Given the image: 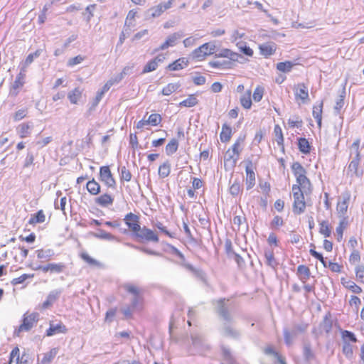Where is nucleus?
Returning a JSON list of instances; mask_svg holds the SVG:
<instances>
[{"mask_svg":"<svg viewBox=\"0 0 364 364\" xmlns=\"http://www.w3.org/2000/svg\"><path fill=\"white\" fill-rule=\"evenodd\" d=\"M50 250H45L43 249H39L36 250V256L39 259H45L46 261L49 260L51 257Z\"/></svg>","mask_w":364,"mask_h":364,"instance_id":"nucleus-52","label":"nucleus"},{"mask_svg":"<svg viewBox=\"0 0 364 364\" xmlns=\"http://www.w3.org/2000/svg\"><path fill=\"white\" fill-rule=\"evenodd\" d=\"M252 161H249L245 166V184L247 191L251 190L256 183V175Z\"/></svg>","mask_w":364,"mask_h":364,"instance_id":"nucleus-11","label":"nucleus"},{"mask_svg":"<svg viewBox=\"0 0 364 364\" xmlns=\"http://www.w3.org/2000/svg\"><path fill=\"white\" fill-rule=\"evenodd\" d=\"M311 247H312L313 248L310 249V250H309L310 254L314 257L318 259L321 262V264L323 265V267H327L326 262L325 261L323 255L321 253H319L315 250L314 245L311 244Z\"/></svg>","mask_w":364,"mask_h":364,"instance_id":"nucleus-53","label":"nucleus"},{"mask_svg":"<svg viewBox=\"0 0 364 364\" xmlns=\"http://www.w3.org/2000/svg\"><path fill=\"white\" fill-rule=\"evenodd\" d=\"M179 36L177 33H173L169 36L166 40L160 46L159 50H164L169 47L174 46L176 44V41L178 39Z\"/></svg>","mask_w":364,"mask_h":364,"instance_id":"nucleus-36","label":"nucleus"},{"mask_svg":"<svg viewBox=\"0 0 364 364\" xmlns=\"http://www.w3.org/2000/svg\"><path fill=\"white\" fill-rule=\"evenodd\" d=\"M291 170L296 179V183L292 185L293 196L292 211L296 215H301L305 212L306 202L304 195L312 193L313 186L307 176V171L299 161H294L291 165Z\"/></svg>","mask_w":364,"mask_h":364,"instance_id":"nucleus-1","label":"nucleus"},{"mask_svg":"<svg viewBox=\"0 0 364 364\" xmlns=\"http://www.w3.org/2000/svg\"><path fill=\"white\" fill-rule=\"evenodd\" d=\"M165 59L166 55L164 54H159L145 64L142 70V73H148L156 70L159 64L162 63Z\"/></svg>","mask_w":364,"mask_h":364,"instance_id":"nucleus-13","label":"nucleus"},{"mask_svg":"<svg viewBox=\"0 0 364 364\" xmlns=\"http://www.w3.org/2000/svg\"><path fill=\"white\" fill-rule=\"evenodd\" d=\"M265 89L264 86L258 85L255 87L252 93V100L255 102H259L264 95Z\"/></svg>","mask_w":364,"mask_h":364,"instance_id":"nucleus-40","label":"nucleus"},{"mask_svg":"<svg viewBox=\"0 0 364 364\" xmlns=\"http://www.w3.org/2000/svg\"><path fill=\"white\" fill-rule=\"evenodd\" d=\"M251 90H248L247 92L240 97V102L241 106L245 109H250L252 106V100L251 98Z\"/></svg>","mask_w":364,"mask_h":364,"instance_id":"nucleus-33","label":"nucleus"},{"mask_svg":"<svg viewBox=\"0 0 364 364\" xmlns=\"http://www.w3.org/2000/svg\"><path fill=\"white\" fill-rule=\"evenodd\" d=\"M65 265L63 263H48L44 266H38L35 268L36 270H41L44 273L59 274L64 271Z\"/></svg>","mask_w":364,"mask_h":364,"instance_id":"nucleus-14","label":"nucleus"},{"mask_svg":"<svg viewBox=\"0 0 364 364\" xmlns=\"http://www.w3.org/2000/svg\"><path fill=\"white\" fill-rule=\"evenodd\" d=\"M162 122V117L161 114L157 113H153L151 114L148 119L146 120V122H148L149 125H151L152 127H156L159 125Z\"/></svg>","mask_w":364,"mask_h":364,"instance_id":"nucleus-45","label":"nucleus"},{"mask_svg":"<svg viewBox=\"0 0 364 364\" xmlns=\"http://www.w3.org/2000/svg\"><path fill=\"white\" fill-rule=\"evenodd\" d=\"M122 287L128 294L133 295L134 299L132 303V306L133 308L142 301V291L138 285L132 283H127L124 284Z\"/></svg>","mask_w":364,"mask_h":364,"instance_id":"nucleus-9","label":"nucleus"},{"mask_svg":"<svg viewBox=\"0 0 364 364\" xmlns=\"http://www.w3.org/2000/svg\"><path fill=\"white\" fill-rule=\"evenodd\" d=\"M119 176L121 181L129 182L131 181L132 175L130 171L126 166H122L121 168Z\"/></svg>","mask_w":364,"mask_h":364,"instance_id":"nucleus-51","label":"nucleus"},{"mask_svg":"<svg viewBox=\"0 0 364 364\" xmlns=\"http://www.w3.org/2000/svg\"><path fill=\"white\" fill-rule=\"evenodd\" d=\"M341 283L345 289L353 294H360L363 292V289L360 286L346 277H341Z\"/></svg>","mask_w":364,"mask_h":364,"instance_id":"nucleus-19","label":"nucleus"},{"mask_svg":"<svg viewBox=\"0 0 364 364\" xmlns=\"http://www.w3.org/2000/svg\"><path fill=\"white\" fill-rule=\"evenodd\" d=\"M237 47L240 51L247 56L252 57L254 54L253 50L247 46L245 43H238Z\"/></svg>","mask_w":364,"mask_h":364,"instance_id":"nucleus-56","label":"nucleus"},{"mask_svg":"<svg viewBox=\"0 0 364 364\" xmlns=\"http://www.w3.org/2000/svg\"><path fill=\"white\" fill-rule=\"evenodd\" d=\"M41 53V50H36L34 53H30L26 58L24 61V67L28 66L30 64H31L34 59L39 57Z\"/></svg>","mask_w":364,"mask_h":364,"instance_id":"nucleus-54","label":"nucleus"},{"mask_svg":"<svg viewBox=\"0 0 364 364\" xmlns=\"http://www.w3.org/2000/svg\"><path fill=\"white\" fill-rule=\"evenodd\" d=\"M46 221V214L43 210H39L34 214H32L28 220V224L33 226L38 223H43Z\"/></svg>","mask_w":364,"mask_h":364,"instance_id":"nucleus-29","label":"nucleus"},{"mask_svg":"<svg viewBox=\"0 0 364 364\" xmlns=\"http://www.w3.org/2000/svg\"><path fill=\"white\" fill-rule=\"evenodd\" d=\"M245 136H240L235 141L234 144L229 148L224 156V167L225 171H232L240 158V153L243 149Z\"/></svg>","mask_w":364,"mask_h":364,"instance_id":"nucleus-4","label":"nucleus"},{"mask_svg":"<svg viewBox=\"0 0 364 364\" xmlns=\"http://www.w3.org/2000/svg\"><path fill=\"white\" fill-rule=\"evenodd\" d=\"M179 87L177 83H168L161 90L162 95L165 96H169L172 93L175 92Z\"/></svg>","mask_w":364,"mask_h":364,"instance_id":"nucleus-47","label":"nucleus"},{"mask_svg":"<svg viewBox=\"0 0 364 364\" xmlns=\"http://www.w3.org/2000/svg\"><path fill=\"white\" fill-rule=\"evenodd\" d=\"M296 101L305 104L309 101L308 86L304 82L297 83L294 86Z\"/></svg>","mask_w":364,"mask_h":364,"instance_id":"nucleus-8","label":"nucleus"},{"mask_svg":"<svg viewBox=\"0 0 364 364\" xmlns=\"http://www.w3.org/2000/svg\"><path fill=\"white\" fill-rule=\"evenodd\" d=\"M95 237L100 239L112 240L114 238V235L103 230H100L99 233L95 235Z\"/></svg>","mask_w":364,"mask_h":364,"instance_id":"nucleus-62","label":"nucleus"},{"mask_svg":"<svg viewBox=\"0 0 364 364\" xmlns=\"http://www.w3.org/2000/svg\"><path fill=\"white\" fill-rule=\"evenodd\" d=\"M232 136V130L230 125L224 123L222 125L221 132L220 133V139L223 143H227L230 141Z\"/></svg>","mask_w":364,"mask_h":364,"instance_id":"nucleus-26","label":"nucleus"},{"mask_svg":"<svg viewBox=\"0 0 364 364\" xmlns=\"http://www.w3.org/2000/svg\"><path fill=\"white\" fill-rule=\"evenodd\" d=\"M356 279L361 283H364V266L358 265L355 269Z\"/></svg>","mask_w":364,"mask_h":364,"instance_id":"nucleus-57","label":"nucleus"},{"mask_svg":"<svg viewBox=\"0 0 364 364\" xmlns=\"http://www.w3.org/2000/svg\"><path fill=\"white\" fill-rule=\"evenodd\" d=\"M274 135L275 140H276L277 144L279 146H282V149H284V135H283L282 129L279 124H275L274 127Z\"/></svg>","mask_w":364,"mask_h":364,"instance_id":"nucleus-39","label":"nucleus"},{"mask_svg":"<svg viewBox=\"0 0 364 364\" xmlns=\"http://www.w3.org/2000/svg\"><path fill=\"white\" fill-rule=\"evenodd\" d=\"M198 102L197 94H191L187 97V98L179 103V106L183 107H193L196 106L198 104Z\"/></svg>","mask_w":364,"mask_h":364,"instance_id":"nucleus-32","label":"nucleus"},{"mask_svg":"<svg viewBox=\"0 0 364 364\" xmlns=\"http://www.w3.org/2000/svg\"><path fill=\"white\" fill-rule=\"evenodd\" d=\"M228 301L226 299H219L218 303V312L220 316H222L225 320L230 319V314L228 309V306L226 305L225 301Z\"/></svg>","mask_w":364,"mask_h":364,"instance_id":"nucleus-23","label":"nucleus"},{"mask_svg":"<svg viewBox=\"0 0 364 364\" xmlns=\"http://www.w3.org/2000/svg\"><path fill=\"white\" fill-rule=\"evenodd\" d=\"M28 356L26 353L21 355L20 349L18 346L14 347L9 355L8 364H28Z\"/></svg>","mask_w":364,"mask_h":364,"instance_id":"nucleus-12","label":"nucleus"},{"mask_svg":"<svg viewBox=\"0 0 364 364\" xmlns=\"http://www.w3.org/2000/svg\"><path fill=\"white\" fill-rule=\"evenodd\" d=\"M350 198L351 194L349 191H345L339 197L336 203V210L338 214L344 215L347 213Z\"/></svg>","mask_w":364,"mask_h":364,"instance_id":"nucleus-10","label":"nucleus"},{"mask_svg":"<svg viewBox=\"0 0 364 364\" xmlns=\"http://www.w3.org/2000/svg\"><path fill=\"white\" fill-rule=\"evenodd\" d=\"M58 350V348H53L48 352L43 353L38 364H50L57 355Z\"/></svg>","mask_w":364,"mask_h":364,"instance_id":"nucleus-24","label":"nucleus"},{"mask_svg":"<svg viewBox=\"0 0 364 364\" xmlns=\"http://www.w3.org/2000/svg\"><path fill=\"white\" fill-rule=\"evenodd\" d=\"M50 326L46 330V335L47 336H53L58 333H65L68 331V328L62 321H60L57 324H54L53 321H50Z\"/></svg>","mask_w":364,"mask_h":364,"instance_id":"nucleus-15","label":"nucleus"},{"mask_svg":"<svg viewBox=\"0 0 364 364\" xmlns=\"http://www.w3.org/2000/svg\"><path fill=\"white\" fill-rule=\"evenodd\" d=\"M348 303L350 306L355 308L356 312L358 311L359 307L361 304V300L358 296L355 295L350 296Z\"/></svg>","mask_w":364,"mask_h":364,"instance_id":"nucleus-55","label":"nucleus"},{"mask_svg":"<svg viewBox=\"0 0 364 364\" xmlns=\"http://www.w3.org/2000/svg\"><path fill=\"white\" fill-rule=\"evenodd\" d=\"M323 104L313 107L312 114L319 127H321Z\"/></svg>","mask_w":364,"mask_h":364,"instance_id":"nucleus-42","label":"nucleus"},{"mask_svg":"<svg viewBox=\"0 0 364 364\" xmlns=\"http://www.w3.org/2000/svg\"><path fill=\"white\" fill-rule=\"evenodd\" d=\"M332 227L328 220H322L319 223V233L324 237H329L331 235Z\"/></svg>","mask_w":364,"mask_h":364,"instance_id":"nucleus-34","label":"nucleus"},{"mask_svg":"<svg viewBox=\"0 0 364 364\" xmlns=\"http://www.w3.org/2000/svg\"><path fill=\"white\" fill-rule=\"evenodd\" d=\"M242 191V186L239 181H235L229 188V193L232 196H237Z\"/></svg>","mask_w":364,"mask_h":364,"instance_id":"nucleus-43","label":"nucleus"},{"mask_svg":"<svg viewBox=\"0 0 364 364\" xmlns=\"http://www.w3.org/2000/svg\"><path fill=\"white\" fill-rule=\"evenodd\" d=\"M264 255L266 259L267 265L270 267H274L275 265H277V262L274 258V254L273 250L269 249L265 250Z\"/></svg>","mask_w":364,"mask_h":364,"instance_id":"nucleus-44","label":"nucleus"},{"mask_svg":"<svg viewBox=\"0 0 364 364\" xmlns=\"http://www.w3.org/2000/svg\"><path fill=\"white\" fill-rule=\"evenodd\" d=\"M294 64L291 61H284L280 62L277 64V69L282 73H289L290 72Z\"/></svg>","mask_w":364,"mask_h":364,"instance_id":"nucleus-46","label":"nucleus"},{"mask_svg":"<svg viewBox=\"0 0 364 364\" xmlns=\"http://www.w3.org/2000/svg\"><path fill=\"white\" fill-rule=\"evenodd\" d=\"M210 67L218 69H231L232 68V63L230 61H210L208 63Z\"/></svg>","mask_w":364,"mask_h":364,"instance_id":"nucleus-41","label":"nucleus"},{"mask_svg":"<svg viewBox=\"0 0 364 364\" xmlns=\"http://www.w3.org/2000/svg\"><path fill=\"white\" fill-rule=\"evenodd\" d=\"M215 58H228L230 60L229 61H230L231 63L238 61L240 57V55L237 53L229 48H223L220 51V53H215Z\"/></svg>","mask_w":364,"mask_h":364,"instance_id":"nucleus-21","label":"nucleus"},{"mask_svg":"<svg viewBox=\"0 0 364 364\" xmlns=\"http://www.w3.org/2000/svg\"><path fill=\"white\" fill-rule=\"evenodd\" d=\"M171 171V165L169 161H166L159 165L158 168V175L161 178L168 177Z\"/></svg>","mask_w":364,"mask_h":364,"instance_id":"nucleus-30","label":"nucleus"},{"mask_svg":"<svg viewBox=\"0 0 364 364\" xmlns=\"http://www.w3.org/2000/svg\"><path fill=\"white\" fill-rule=\"evenodd\" d=\"M298 148L304 154H309L311 152V146L306 138L301 137L298 139Z\"/></svg>","mask_w":364,"mask_h":364,"instance_id":"nucleus-35","label":"nucleus"},{"mask_svg":"<svg viewBox=\"0 0 364 364\" xmlns=\"http://www.w3.org/2000/svg\"><path fill=\"white\" fill-rule=\"evenodd\" d=\"M216 46L213 42H207L196 48L192 52V57L198 61L205 60L208 56L215 54Z\"/></svg>","mask_w":364,"mask_h":364,"instance_id":"nucleus-5","label":"nucleus"},{"mask_svg":"<svg viewBox=\"0 0 364 364\" xmlns=\"http://www.w3.org/2000/svg\"><path fill=\"white\" fill-rule=\"evenodd\" d=\"M85 189L90 196H95L94 202L97 206L109 208L114 204V196L109 192L100 194L102 186L95 178H91L87 181Z\"/></svg>","mask_w":364,"mask_h":364,"instance_id":"nucleus-3","label":"nucleus"},{"mask_svg":"<svg viewBox=\"0 0 364 364\" xmlns=\"http://www.w3.org/2000/svg\"><path fill=\"white\" fill-rule=\"evenodd\" d=\"M189 65V60L187 58H179L168 64L166 69L169 71H178L184 69Z\"/></svg>","mask_w":364,"mask_h":364,"instance_id":"nucleus-17","label":"nucleus"},{"mask_svg":"<svg viewBox=\"0 0 364 364\" xmlns=\"http://www.w3.org/2000/svg\"><path fill=\"white\" fill-rule=\"evenodd\" d=\"M277 48V44L274 42H267L259 46L260 54L266 58L274 55Z\"/></svg>","mask_w":364,"mask_h":364,"instance_id":"nucleus-16","label":"nucleus"},{"mask_svg":"<svg viewBox=\"0 0 364 364\" xmlns=\"http://www.w3.org/2000/svg\"><path fill=\"white\" fill-rule=\"evenodd\" d=\"M361 156H355L350 161L348 166V174L350 176L360 177L362 175V172L358 170L359 164L360 162Z\"/></svg>","mask_w":364,"mask_h":364,"instance_id":"nucleus-18","label":"nucleus"},{"mask_svg":"<svg viewBox=\"0 0 364 364\" xmlns=\"http://www.w3.org/2000/svg\"><path fill=\"white\" fill-rule=\"evenodd\" d=\"M85 56L78 55L74 58L69 59V60L67 63V65L69 67H73L76 65L81 63L85 60Z\"/></svg>","mask_w":364,"mask_h":364,"instance_id":"nucleus-59","label":"nucleus"},{"mask_svg":"<svg viewBox=\"0 0 364 364\" xmlns=\"http://www.w3.org/2000/svg\"><path fill=\"white\" fill-rule=\"evenodd\" d=\"M83 89L76 87L68 93V99L73 105H77L82 99Z\"/></svg>","mask_w":364,"mask_h":364,"instance_id":"nucleus-22","label":"nucleus"},{"mask_svg":"<svg viewBox=\"0 0 364 364\" xmlns=\"http://www.w3.org/2000/svg\"><path fill=\"white\" fill-rule=\"evenodd\" d=\"M172 6V3L168 0L166 3L159 4V5L154 6L150 9L151 11L152 17H158L161 16L165 11L170 9Z\"/></svg>","mask_w":364,"mask_h":364,"instance_id":"nucleus-25","label":"nucleus"},{"mask_svg":"<svg viewBox=\"0 0 364 364\" xmlns=\"http://www.w3.org/2000/svg\"><path fill=\"white\" fill-rule=\"evenodd\" d=\"M104 95L105 94H103L100 90L96 93V95H95V98L92 101V105H91V107L90 108V110H93V109H95V107L99 105L100 102L101 101V100L104 97Z\"/></svg>","mask_w":364,"mask_h":364,"instance_id":"nucleus-61","label":"nucleus"},{"mask_svg":"<svg viewBox=\"0 0 364 364\" xmlns=\"http://www.w3.org/2000/svg\"><path fill=\"white\" fill-rule=\"evenodd\" d=\"M348 225V220L347 217H343L339 222L338 226L336 229V232L337 235V240L338 242H341L343 238V232L344 230L347 228Z\"/></svg>","mask_w":364,"mask_h":364,"instance_id":"nucleus-28","label":"nucleus"},{"mask_svg":"<svg viewBox=\"0 0 364 364\" xmlns=\"http://www.w3.org/2000/svg\"><path fill=\"white\" fill-rule=\"evenodd\" d=\"M360 261V254L358 250L351 251L349 256V262L350 264H355L359 263Z\"/></svg>","mask_w":364,"mask_h":364,"instance_id":"nucleus-58","label":"nucleus"},{"mask_svg":"<svg viewBox=\"0 0 364 364\" xmlns=\"http://www.w3.org/2000/svg\"><path fill=\"white\" fill-rule=\"evenodd\" d=\"M320 327L323 331L326 333L331 332L333 328V320L332 315L330 312H328L323 317L321 323H320Z\"/></svg>","mask_w":364,"mask_h":364,"instance_id":"nucleus-27","label":"nucleus"},{"mask_svg":"<svg viewBox=\"0 0 364 364\" xmlns=\"http://www.w3.org/2000/svg\"><path fill=\"white\" fill-rule=\"evenodd\" d=\"M80 257L87 264L92 267H100L102 266V264L98 260L92 258L89 255L88 253L85 252H82L80 254Z\"/></svg>","mask_w":364,"mask_h":364,"instance_id":"nucleus-38","label":"nucleus"},{"mask_svg":"<svg viewBox=\"0 0 364 364\" xmlns=\"http://www.w3.org/2000/svg\"><path fill=\"white\" fill-rule=\"evenodd\" d=\"M57 299L56 294H50L46 300L43 303V308L46 309L51 306L53 303Z\"/></svg>","mask_w":364,"mask_h":364,"instance_id":"nucleus-64","label":"nucleus"},{"mask_svg":"<svg viewBox=\"0 0 364 364\" xmlns=\"http://www.w3.org/2000/svg\"><path fill=\"white\" fill-rule=\"evenodd\" d=\"M297 275L299 279L304 283L310 278V269L304 264L299 265L297 267Z\"/></svg>","mask_w":364,"mask_h":364,"instance_id":"nucleus-31","label":"nucleus"},{"mask_svg":"<svg viewBox=\"0 0 364 364\" xmlns=\"http://www.w3.org/2000/svg\"><path fill=\"white\" fill-rule=\"evenodd\" d=\"M96 9V4H90L85 8V12L82 13L87 22H90L91 18L94 16V11Z\"/></svg>","mask_w":364,"mask_h":364,"instance_id":"nucleus-49","label":"nucleus"},{"mask_svg":"<svg viewBox=\"0 0 364 364\" xmlns=\"http://www.w3.org/2000/svg\"><path fill=\"white\" fill-rule=\"evenodd\" d=\"M34 277V274H23L21 276L14 278L11 283L13 285H18L23 283L28 279H32Z\"/></svg>","mask_w":364,"mask_h":364,"instance_id":"nucleus-50","label":"nucleus"},{"mask_svg":"<svg viewBox=\"0 0 364 364\" xmlns=\"http://www.w3.org/2000/svg\"><path fill=\"white\" fill-rule=\"evenodd\" d=\"M178 141L176 139L172 138L166 145L165 151L168 156L175 154L178 149Z\"/></svg>","mask_w":364,"mask_h":364,"instance_id":"nucleus-37","label":"nucleus"},{"mask_svg":"<svg viewBox=\"0 0 364 364\" xmlns=\"http://www.w3.org/2000/svg\"><path fill=\"white\" fill-rule=\"evenodd\" d=\"M267 243L270 247H278L279 241L277 235L274 232L269 233L267 238Z\"/></svg>","mask_w":364,"mask_h":364,"instance_id":"nucleus-60","label":"nucleus"},{"mask_svg":"<svg viewBox=\"0 0 364 364\" xmlns=\"http://www.w3.org/2000/svg\"><path fill=\"white\" fill-rule=\"evenodd\" d=\"M123 220L136 242L139 243L159 242V235L155 231L146 226L141 227L139 215L130 212L124 215Z\"/></svg>","mask_w":364,"mask_h":364,"instance_id":"nucleus-2","label":"nucleus"},{"mask_svg":"<svg viewBox=\"0 0 364 364\" xmlns=\"http://www.w3.org/2000/svg\"><path fill=\"white\" fill-rule=\"evenodd\" d=\"M99 178L107 187L111 188L116 187V180L109 166H102L100 168Z\"/></svg>","mask_w":364,"mask_h":364,"instance_id":"nucleus-7","label":"nucleus"},{"mask_svg":"<svg viewBox=\"0 0 364 364\" xmlns=\"http://www.w3.org/2000/svg\"><path fill=\"white\" fill-rule=\"evenodd\" d=\"M39 314L37 312L26 313L23 316L22 323L16 330V335L20 333L30 331L38 322Z\"/></svg>","mask_w":364,"mask_h":364,"instance_id":"nucleus-6","label":"nucleus"},{"mask_svg":"<svg viewBox=\"0 0 364 364\" xmlns=\"http://www.w3.org/2000/svg\"><path fill=\"white\" fill-rule=\"evenodd\" d=\"M343 353L347 358H351L353 355V347L348 343H345L342 348Z\"/></svg>","mask_w":364,"mask_h":364,"instance_id":"nucleus-63","label":"nucleus"},{"mask_svg":"<svg viewBox=\"0 0 364 364\" xmlns=\"http://www.w3.org/2000/svg\"><path fill=\"white\" fill-rule=\"evenodd\" d=\"M341 338L345 343L350 341L352 343H356L358 341L356 336L353 333L348 330H343L341 331Z\"/></svg>","mask_w":364,"mask_h":364,"instance_id":"nucleus-48","label":"nucleus"},{"mask_svg":"<svg viewBox=\"0 0 364 364\" xmlns=\"http://www.w3.org/2000/svg\"><path fill=\"white\" fill-rule=\"evenodd\" d=\"M33 124L31 122H23L18 125L16 132L20 138L24 139L31 135Z\"/></svg>","mask_w":364,"mask_h":364,"instance_id":"nucleus-20","label":"nucleus"}]
</instances>
